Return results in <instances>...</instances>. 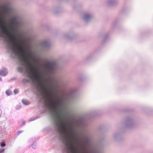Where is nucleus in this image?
Listing matches in <instances>:
<instances>
[{
	"instance_id": "1",
	"label": "nucleus",
	"mask_w": 153,
	"mask_h": 153,
	"mask_svg": "<svg viewBox=\"0 0 153 153\" xmlns=\"http://www.w3.org/2000/svg\"><path fill=\"white\" fill-rule=\"evenodd\" d=\"M56 68V63L53 61L48 62L43 66L44 74L45 75H49L52 74Z\"/></svg>"
},
{
	"instance_id": "2",
	"label": "nucleus",
	"mask_w": 153,
	"mask_h": 153,
	"mask_svg": "<svg viewBox=\"0 0 153 153\" xmlns=\"http://www.w3.org/2000/svg\"><path fill=\"white\" fill-rule=\"evenodd\" d=\"M1 19H0V36H2L3 33L8 32V30L4 24L2 22Z\"/></svg>"
},
{
	"instance_id": "3",
	"label": "nucleus",
	"mask_w": 153,
	"mask_h": 153,
	"mask_svg": "<svg viewBox=\"0 0 153 153\" xmlns=\"http://www.w3.org/2000/svg\"><path fill=\"white\" fill-rule=\"evenodd\" d=\"M75 123L76 127L81 126L83 124V121L82 118H78L76 119Z\"/></svg>"
},
{
	"instance_id": "4",
	"label": "nucleus",
	"mask_w": 153,
	"mask_h": 153,
	"mask_svg": "<svg viewBox=\"0 0 153 153\" xmlns=\"http://www.w3.org/2000/svg\"><path fill=\"white\" fill-rule=\"evenodd\" d=\"M3 11L5 13H8L12 10V8L10 7L8 5L6 6H3Z\"/></svg>"
},
{
	"instance_id": "5",
	"label": "nucleus",
	"mask_w": 153,
	"mask_h": 153,
	"mask_svg": "<svg viewBox=\"0 0 153 153\" xmlns=\"http://www.w3.org/2000/svg\"><path fill=\"white\" fill-rule=\"evenodd\" d=\"M41 46L44 48H46L49 46L50 44L48 41H44L41 43Z\"/></svg>"
},
{
	"instance_id": "6",
	"label": "nucleus",
	"mask_w": 153,
	"mask_h": 153,
	"mask_svg": "<svg viewBox=\"0 0 153 153\" xmlns=\"http://www.w3.org/2000/svg\"><path fill=\"white\" fill-rule=\"evenodd\" d=\"M91 18V16L88 14H85L83 16V19L86 22H88Z\"/></svg>"
},
{
	"instance_id": "7",
	"label": "nucleus",
	"mask_w": 153,
	"mask_h": 153,
	"mask_svg": "<svg viewBox=\"0 0 153 153\" xmlns=\"http://www.w3.org/2000/svg\"><path fill=\"white\" fill-rule=\"evenodd\" d=\"M7 73V71L4 70H1L0 71V75L2 76H5Z\"/></svg>"
},
{
	"instance_id": "8",
	"label": "nucleus",
	"mask_w": 153,
	"mask_h": 153,
	"mask_svg": "<svg viewBox=\"0 0 153 153\" xmlns=\"http://www.w3.org/2000/svg\"><path fill=\"white\" fill-rule=\"evenodd\" d=\"M108 4L110 6L114 5L115 4V2L113 0H111L108 2Z\"/></svg>"
},
{
	"instance_id": "9",
	"label": "nucleus",
	"mask_w": 153,
	"mask_h": 153,
	"mask_svg": "<svg viewBox=\"0 0 153 153\" xmlns=\"http://www.w3.org/2000/svg\"><path fill=\"white\" fill-rule=\"evenodd\" d=\"M22 102L25 105H29L30 104V102L29 101H27L25 100H22Z\"/></svg>"
},
{
	"instance_id": "10",
	"label": "nucleus",
	"mask_w": 153,
	"mask_h": 153,
	"mask_svg": "<svg viewBox=\"0 0 153 153\" xmlns=\"http://www.w3.org/2000/svg\"><path fill=\"white\" fill-rule=\"evenodd\" d=\"M6 94L8 96L10 95L11 94V92L9 90H7L6 91Z\"/></svg>"
},
{
	"instance_id": "11",
	"label": "nucleus",
	"mask_w": 153,
	"mask_h": 153,
	"mask_svg": "<svg viewBox=\"0 0 153 153\" xmlns=\"http://www.w3.org/2000/svg\"><path fill=\"white\" fill-rule=\"evenodd\" d=\"M1 147H4L6 146V144L4 142H1Z\"/></svg>"
},
{
	"instance_id": "12",
	"label": "nucleus",
	"mask_w": 153,
	"mask_h": 153,
	"mask_svg": "<svg viewBox=\"0 0 153 153\" xmlns=\"http://www.w3.org/2000/svg\"><path fill=\"white\" fill-rule=\"evenodd\" d=\"M14 92L15 94H16L19 92V91L18 89H15L14 90Z\"/></svg>"
},
{
	"instance_id": "13",
	"label": "nucleus",
	"mask_w": 153,
	"mask_h": 153,
	"mask_svg": "<svg viewBox=\"0 0 153 153\" xmlns=\"http://www.w3.org/2000/svg\"><path fill=\"white\" fill-rule=\"evenodd\" d=\"M4 150L2 149L0 151V153H4Z\"/></svg>"
},
{
	"instance_id": "14",
	"label": "nucleus",
	"mask_w": 153,
	"mask_h": 153,
	"mask_svg": "<svg viewBox=\"0 0 153 153\" xmlns=\"http://www.w3.org/2000/svg\"><path fill=\"white\" fill-rule=\"evenodd\" d=\"M22 131H18V132H17V135H19L20 134H21L22 132Z\"/></svg>"
},
{
	"instance_id": "15",
	"label": "nucleus",
	"mask_w": 153,
	"mask_h": 153,
	"mask_svg": "<svg viewBox=\"0 0 153 153\" xmlns=\"http://www.w3.org/2000/svg\"><path fill=\"white\" fill-rule=\"evenodd\" d=\"M92 153H99V152L96 150H94Z\"/></svg>"
},
{
	"instance_id": "16",
	"label": "nucleus",
	"mask_w": 153,
	"mask_h": 153,
	"mask_svg": "<svg viewBox=\"0 0 153 153\" xmlns=\"http://www.w3.org/2000/svg\"><path fill=\"white\" fill-rule=\"evenodd\" d=\"M25 123V122H23V123H22V124L23 125H24Z\"/></svg>"
},
{
	"instance_id": "17",
	"label": "nucleus",
	"mask_w": 153,
	"mask_h": 153,
	"mask_svg": "<svg viewBox=\"0 0 153 153\" xmlns=\"http://www.w3.org/2000/svg\"><path fill=\"white\" fill-rule=\"evenodd\" d=\"M45 80L46 81L48 80V79L47 78H45Z\"/></svg>"
},
{
	"instance_id": "18",
	"label": "nucleus",
	"mask_w": 153,
	"mask_h": 153,
	"mask_svg": "<svg viewBox=\"0 0 153 153\" xmlns=\"http://www.w3.org/2000/svg\"><path fill=\"white\" fill-rule=\"evenodd\" d=\"M52 80H54V78H52Z\"/></svg>"
}]
</instances>
